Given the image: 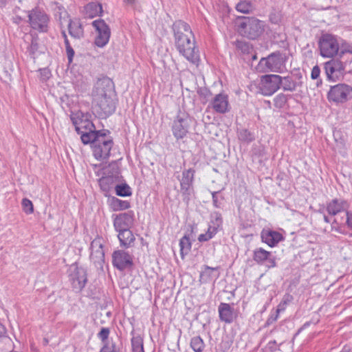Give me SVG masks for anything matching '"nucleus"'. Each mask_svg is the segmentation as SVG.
Here are the masks:
<instances>
[{
    "mask_svg": "<svg viewBox=\"0 0 352 352\" xmlns=\"http://www.w3.org/2000/svg\"><path fill=\"white\" fill-rule=\"evenodd\" d=\"M320 55L332 58L339 52V44L336 38L329 34H323L319 41Z\"/></svg>",
    "mask_w": 352,
    "mask_h": 352,
    "instance_id": "obj_7",
    "label": "nucleus"
},
{
    "mask_svg": "<svg viewBox=\"0 0 352 352\" xmlns=\"http://www.w3.org/2000/svg\"><path fill=\"white\" fill-rule=\"evenodd\" d=\"M320 69L318 66L316 65L313 67L311 73L312 79H318L320 76Z\"/></svg>",
    "mask_w": 352,
    "mask_h": 352,
    "instance_id": "obj_45",
    "label": "nucleus"
},
{
    "mask_svg": "<svg viewBox=\"0 0 352 352\" xmlns=\"http://www.w3.org/2000/svg\"><path fill=\"white\" fill-rule=\"evenodd\" d=\"M205 269L206 270H211V271H216L218 270V267H209L208 265H206L205 266Z\"/></svg>",
    "mask_w": 352,
    "mask_h": 352,
    "instance_id": "obj_57",
    "label": "nucleus"
},
{
    "mask_svg": "<svg viewBox=\"0 0 352 352\" xmlns=\"http://www.w3.org/2000/svg\"><path fill=\"white\" fill-rule=\"evenodd\" d=\"M133 352H144L143 348V340L141 337H133L131 339Z\"/></svg>",
    "mask_w": 352,
    "mask_h": 352,
    "instance_id": "obj_38",
    "label": "nucleus"
},
{
    "mask_svg": "<svg viewBox=\"0 0 352 352\" xmlns=\"http://www.w3.org/2000/svg\"><path fill=\"white\" fill-rule=\"evenodd\" d=\"M219 227L213 226L212 223L209 225L207 232L211 234L212 238L217 234Z\"/></svg>",
    "mask_w": 352,
    "mask_h": 352,
    "instance_id": "obj_49",
    "label": "nucleus"
},
{
    "mask_svg": "<svg viewBox=\"0 0 352 352\" xmlns=\"http://www.w3.org/2000/svg\"><path fill=\"white\" fill-rule=\"evenodd\" d=\"M212 109L219 113H225L229 111V102L228 96L219 94L215 96L212 102Z\"/></svg>",
    "mask_w": 352,
    "mask_h": 352,
    "instance_id": "obj_22",
    "label": "nucleus"
},
{
    "mask_svg": "<svg viewBox=\"0 0 352 352\" xmlns=\"http://www.w3.org/2000/svg\"><path fill=\"white\" fill-rule=\"evenodd\" d=\"M288 97L284 94H279L274 98V105L277 109L283 108L287 104Z\"/></svg>",
    "mask_w": 352,
    "mask_h": 352,
    "instance_id": "obj_36",
    "label": "nucleus"
},
{
    "mask_svg": "<svg viewBox=\"0 0 352 352\" xmlns=\"http://www.w3.org/2000/svg\"><path fill=\"white\" fill-rule=\"evenodd\" d=\"M6 0H0V8L3 7L6 5Z\"/></svg>",
    "mask_w": 352,
    "mask_h": 352,
    "instance_id": "obj_61",
    "label": "nucleus"
},
{
    "mask_svg": "<svg viewBox=\"0 0 352 352\" xmlns=\"http://www.w3.org/2000/svg\"><path fill=\"white\" fill-rule=\"evenodd\" d=\"M124 3H125L127 5L134 6L138 2V0H123Z\"/></svg>",
    "mask_w": 352,
    "mask_h": 352,
    "instance_id": "obj_54",
    "label": "nucleus"
},
{
    "mask_svg": "<svg viewBox=\"0 0 352 352\" xmlns=\"http://www.w3.org/2000/svg\"><path fill=\"white\" fill-rule=\"evenodd\" d=\"M69 271V281L72 287L78 291L82 290L87 280L86 270L82 267L74 265L71 266Z\"/></svg>",
    "mask_w": 352,
    "mask_h": 352,
    "instance_id": "obj_13",
    "label": "nucleus"
},
{
    "mask_svg": "<svg viewBox=\"0 0 352 352\" xmlns=\"http://www.w3.org/2000/svg\"><path fill=\"white\" fill-rule=\"evenodd\" d=\"M270 20L274 23H278V19H276L275 17L274 18L272 16H270Z\"/></svg>",
    "mask_w": 352,
    "mask_h": 352,
    "instance_id": "obj_59",
    "label": "nucleus"
},
{
    "mask_svg": "<svg viewBox=\"0 0 352 352\" xmlns=\"http://www.w3.org/2000/svg\"><path fill=\"white\" fill-rule=\"evenodd\" d=\"M219 319L227 323L230 324L237 318V313L234 307L228 303L221 302L218 307Z\"/></svg>",
    "mask_w": 352,
    "mask_h": 352,
    "instance_id": "obj_20",
    "label": "nucleus"
},
{
    "mask_svg": "<svg viewBox=\"0 0 352 352\" xmlns=\"http://www.w3.org/2000/svg\"><path fill=\"white\" fill-rule=\"evenodd\" d=\"M6 333H7L6 328L2 323L0 322V338L6 335Z\"/></svg>",
    "mask_w": 352,
    "mask_h": 352,
    "instance_id": "obj_53",
    "label": "nucleus"
},
{
    "mask_svg": "<svg viewBox=\"0 0 352 352\" xmlns=\"http://www.w3.org/2000/svg\"><path fill=\"white\" fill-rule=\"evenodd\" d=\"M253 259L258 264H264L268 268L276 266L275 257L270 252L260 248L254 251Z\"/></svg>",
    "mask_w": 352,
    "mask_h": 352,
    "instance_id": "obj_18",
    "label": "nucleus"
},
{
    "mask_svg": "<svg viewBox=\"0 0 352 352\" xmlns=\"http://www.w3.org/2000/svg\"><path fill=\"white\" fill-rule=\"evenodd\" d=\"M90 118L91 115L89 113H83L81 111L72 112L70 115L75 130L80 135V140L84 144H88L91 140H94L96 134L99 131L96 130Z\"/></svg>",
    "mask_w": 352,
    "mask_h": 352,
    "instance_id": "obj_3",
    "label": "nucleus"
},
{
    "mask_svg": "<svg viewBox=\"0 0 352 352\" xmlns=\"http://www.w3.org/2000/svg\"><path fill=\"white\" fill-rule=\"evenodd\" d=\"M280 313H278L276 310L275 314H272L267 320V324H271L277 320Z\"/></svg>",
    "mask_w": 352,
    "mask_h": 352,
    "instance_id": "obj_48",
    "label": "nucleus"
},
{
    "mask_svg": "<svg viewBox=\"0 0 352 352\" xmlns=\"http://www.w3.org/2000/svg\"><path fill=\"white\" fill-rule=\"evenodd\" d=\"M293 300V296L289 294L283 296L281 301L278 304L276 311L278 313L283 312L285 310L287 306Z\"/></svg>",
    "mask_w": 352,
    "mask_h": 352,
    "instance_id": "obj_37",
    "label": "nucleus"
},
{
    "mask_svg": "<svg viewBox=\"0 0 352 352\" xmlns=\"http://www.w3.org/2000/svg\"><path fill=\"white\" fill-rule=\"evenodd\" d=\"M282 76L276 74H268L263 76L260 89L264 96H272L281 86Z\"/></svg>",
    "mask_w": 352,
    "mask_h": 352,
    "instance_id": "obj_10",
    "label": "nucleus"
},
{
    "mask_svg": "<svg viewBox=\"0 0 352 352\" xmlns=\"http://www.w3.org/2000/svg\"><path fill=\"white\" fill-rule=\"evenodd\" d=\"M133 222V212L128 211L116 216L113 226L116 231L129 229Z\"/></svg>",
    "mask_w": 352,
    "mask_h": 352,
    "instance_id": "obj_19",
    "label": "nucleus"
},
{
    "mask_svg": "<svg viewBox=\"0 0 352 352\" xmlns=\"http://www.w3.org/2000/svg\"><path fill=\"white\" fill-rule=\"evenodd\" d=\"M100 352H122L120 348L115 342L111 341L106 344Z\"/></svg>",
    "mask_w": 352,
    "mask_h": 352,
    "instance_id": "obj_39",
    "label": "nucleus"
},
{
    "mask_svg": "<svg viewBox=\"0 0 352 352\" xmlns=\"http://www.w3.org/2000/svg\"><path fill=\"white\" fill-rule=\"evenodd\" d=\"M331 230H335L338 232L340 231V227L338 226V223L336 219H334L333 221L331 223Z\"/></svg>",
    "mask_w": 352,
    "mask_h": 352,
    "instance_id": "obj_52",
    "label": "nucleus"
},
{
    "mask_svg": "<svg viewBox=\"0 0 352 352\" xmlns=\"http://www.w3.org/2000/svg\"><path fill=\"white\" fill-rule=\"evenodd\" d=\"M115 183V179L113 176L102 177L99 180L100 188L104 192H108L112 188Z\"/></svg>",
    "mask_w": 352,
    "mask_h": 352,
    "instance_id": "obj_32",
    "label": "nucleus"
},
{
    "mask_svg": "<svg viewBox=\"0 0 352 352\" xmlns=\"http://www.w3.org/2000/svg\"><path fill=\"white\" fill-rule=\"evenodd\" d=\"M64 43H65V48H67L69 47H72L68 39H65L64 40Z\"/></svg>",
    "mask_w": 352,
    "mask_h": 352,
    "instance_id": "obj_58",
    "label": "nucleus"
},
{
    "mask_svg": "<svg viewBox=\"0 0 352 352\" xmlns=\"http://www.w3.org/2000/svg\"><path fill=\"white\" fill-rule=\"evenodd\" d=\"M190 119L185 112L179 111L173 120L172 132L177 140L183 139L188 133Z\"/></svg>",
    "mask_w": 352,
    "mask_h": 352,
    "instance_id": "obj_8",
    "label": "nucleus"
},
{
    "mask_svg": "<svg viewBox=\"0 0 352 352\" xmlns=\"http://www.w3.org/2000/svg\"><path fill=\"white\" fill-rule=\"evenodd\" d=\"M118 232H119L118 237L120 242V245L125 248H129L131 246L135 239L132 232L129 229L119 230Z\"/></svg>",
    "mask_w": 352,
    "mask_h": 352,
    "instance_id": "obj_26",
    "label": "nucleus"
},
{
    "mask_svg": "<svg viewBox=\"0 0 352 352\" xmlns=\"http://www.w3.org/2000/svg\"><path fill=\"white\" fill-rule=\"evenodd\" d=\"M235 8L239 12L249 14L254 10V6L251 1L242 0L236 5Z\"/></svg>",
    "mask_w": 352,
    "mask_h": 352,
    "instance_id": "obj_28",
    "label": "nucleus"
},
{
    "mask_svg": "<svg viewBox=\"0 0 352 352\" xmlns=\"http://www.w3.org/2000/svg\"><path fill=\"white\" fill-rule=\"evenodd\" d=\"M21 205H22L23 211L26 214H30L34 212L33 204L30 199H28L27 198L23 199L22 201H21Z\"/></svg>",
    "mask_w": 352,
    "mask_h": 352,
    "instance_id": "obj_40",
    "label": "nucleus"
},
{
    "mask_svg": "<svg viewBox=\"0 0 352 352\" xmlns=\"http://www.w3.org/2000/svg\"><path fill=\"white\" fill-rule=\"evenodd\" d=\"M242 21L238 24L239 33L249 39H256L264 32L263 21L254 17H242Z\"/></svg>",
    "mask_w": 352,
    "mask_h": 352,
    "instance_id": "obj_6",
    "label": "nucleus"
},
{
    "mask_svg": "<svg viewBox=\"0 0 352 352\" xmlns=\"http://www.w3.org/2000/svg\"><path fill=\"white\" fill-rule=\"evenodd\" d=\"M190 346L195 352H202L205 344L201 337L195 336L190 340Z\"/></svg>",
    "mask_w": 352,
    "mask_h": 352,
    "instance_id": "obj_33",
    "label": "nucleus"
},
{
    "mask_svg": "<svg viewBox=\"0 0 352 352\" xmlns=\"http://www.w3.org/2000/svg\"><path fill=\"white\" fill-rule=\"evenodd\" d=\"M14 350L13 342L6 335L0 338V352H12Z\"/></svg>",
    "mask_w": 352,
    "mask_h": 352,
    "instance_id": "obj_30",
    "label": "nucleus"
},
{
    "mask_svg": "<svg viewBox=\"0 0 352 352\" xmlns=\"http://www.w3.org/2000/svg\"><path fill=\"white\" fill-rule=\"evenodd\" d=\"M262 241L270 247H274L283 239L282 234L270 230H263L261 234Z\"/></svg>",
    "mask_w": 352,
    "mask_h": 352,
    "instance_id": "obj_23",
    "label": "nucleus"
},
{
    "mask_svg": "<svg viewBox=\"0 0 352 352\" xmlns=\"http://www.w3.org/2000/svg\"><path fill=\"white\" fill-rule=\"evenodd\" d=\"M113 82L107 77L100 78L92 91V111L100 118H106L116 109Z\"/></svg>",
    "mask_w": 352,
    "mask_h": 352,
    "instance_id": "obj_1",
    "label": "nucleus"
},
{
    "mask_svg": "<svg viewBox=\"0 0 352 352\" xmlns=\"http://www.w3.org/2000/svg\"><path fill=\"white\" fill-rule=\"evenodd\" d=\"M298 80L293 79L292 76H287L282 77L281 86L284 91H294L297 87H302V82L300 80L302 76L300 75L298 77Z\"/></svg>",
    "mask_w": 352,
    "mask_h": 352,
    "instance_id": "obj_25",
    "label": "nucleus"
},
{
    "mask_svg": "<svg viewBox=\"0 0 352 352\" xmlns=\"http://www.w3.org/2000/svg\"><path fill=\"white\" fill-rule=\"evenodd\" d=\"M252 59H253V60L256 59V55H254V56H252Z\"/></svg>",
    "mask_w": 352,
    "mask_h": 352,
    "instance_id": "obj_64",
    "label": "nucleus"
},
{
    "mask_svg": "<svg viewBox=\"0 0 352 352\" xmlns=\"http://www.w3.org/2000/svg\"><path fill=\"white\" fill-rule=\"evenodd\" d=\"M336 142H337V145H338V146H340V148H342V147H344V146L345 141H344V139H342V138H341L340 141H338V140H337V139H336Z\"/></svg>",
    "mask_w": 352,
    "mask_h": 352,
    "instance_id": "obj_56",
    "label": "nucleus"
},
{
    "mask_svg": "<svg viewBox=\"0 0 352 352\" xmlns=\"http://www.w3.org/2000/svg\"><path fill=\"white\" fill-rule=\"evenodd\" d=\"M115 190L116 195L120 197H127L131 195V188L126 184L116 185Z\"/></svg>",
    "mask_w": 352,
    "mask_h": 352,
    "instance_id": "obj_35",
    "label": "nucleus"
},
{
    "mask_svg": "<svg viewBox=\"0 0 352 352\" xmlns=\"http://www.w3.org/2000/svg\"><path fill=\"white\" fill-rule=\"evenodd\" d=\"M107 133H109L107 130H99L96 134V138L90 141L94 156L97 160H106L110 155L113 143L112 140L107 135Z\"/></svg>",
    "mask_w": 352,
    "mask_h": 352,
    "instance_id": "obj_5",
    "label": "nucleus"
},
{
    "mask_svg": "<svg viewBox=\"0 0 352 352\" xmlns=\"http://www.w3.org/2000/svg\"><path fill=\"white\" fill-rule=\"evenodd\" d=\"M212 197L213 206L215 208H220L222 204L221 201L223 199V197L219 196V192H212Z\"/></svg>",
    "mask_w": 352,
    "mask_h": 352,
    "instance_id": "obj_42",
    "label": "nucleus"
},
{
    "mask_svg": "<svg viewBox=\"0 0 352 352\" xmlns=\"http://www.w3.org/2000/svg\"><path fill=\"white\" fill-rule=\"evenodd\" d=\"M109 329L108 328H102L98 334V337L102 341L104 342L107 340L109 335Z\"/></svg>",
    "mask_w": 352,
    "mask_h": 352,
    "instance_id": "obj_43",
    "label": "nucleus"
},
{
    "mask_svg": "<svg viewBox=\"0 0 352 352\" xmlns=\"http://www.w3.org/2000/svg\"><path fill=\"white\" fill-rule=\"evenodd\" d=\"M318 212L323 214V219H324V222H326V223L331 222L329 218L326 214H324L323 210L322 208L319 209Z\"/></svg>",
    "mask_w": 352,
    "mask_h": 352,
    "instance_id": "obj_55",
    "label": "nucleus"
},
{
    "mask_svg": "<svg viewBox=\"0 0 352 352\" xmlns=\"http://www.w3.org/2000/svg\"><path fill=\"white\" fill-rule=\"evenodd\" d=\"M85 10L88 17L94 18L102 13V5L96 2H91L85 7Z\"/></svg>",
    "mask_w": 352,
    "mask_h": 352,
    "instance_id": "obj_27",
    "label": "nucleus"
},
{
    "mask_svg": "<svg viewBox=\"0 0 352 352\" xmlns=\"http://www.w3.org/2000/svg\"><path fill=\"white\" fill-rule=\"evenodd\" d=\"M324 68L329 80L336 82L344 77L345 65L338 58H332L326 62Z\"/></svg>",
    "mask_w": 352,
    "mask_h": 352,
    "instance_id": "obj_9",
    "label": "nucleus"
},
{
    "mask_svg": "<svg viewBox=\"0 0 352 352\" xmlns=\"http://www.w3.org/2000/svg\"><path fill=\"white\" fill-rule=\"evenodd\" d=\"M210 239H212V235H211V234H209L208 232H206L204 234H201L198 236V240H199V242L208 241Z\"/></svg>",
    "mask_w": 352,
    "mask_h": 352,
    "instance_id": "obj_46",
    "label": "nucleus"
},
{
    "mask_svg": "<svg viewBox=\"0 0 352 352\" xmlns=\"http://www.w3.org/2000/svg\"><path fill=\"white\" fill-rule=\"evenodd\" d=\"M175 45L179 54L194 65H198L200 58L194 34L190 25L179 20L173 25Z\"/></svg>",
    "mask_w": 352,
    "mask_h": 352,
    "instance_id": "obj_2",
    "label": "nucleus"
},
{
    "mask_svg": "<svg viewBox=\"0 0 352 352\" xmlns=\"http://www.w3.org/2000/svg\"><path fill=\"white\" fill-rule=\"evenodd\" d=\"M38 50V43L36 41L32 40L30 45L28 47V52L30 55L33 56Z\"/></svg>",
    "mask_w": 352,
    "mask_h": 352,
    "instance_id": "obj_44",
    "label": "nucleus"
},
{
    "mask_svg": "<svg viewBox=\"0 0 352 352\" xmlns=\"http://www.w3.org/2000/svg\"><path fill=\"white\" fill-rule=\"evenodd\" d=\"M61 34H62V35H63V37L64 38V40H65V39H68V38H67V36L66 32H65V30H63V31H62V32H61Z\"/></svg>",
    "mask_w": 352,
    "mask_h": 352,
    "instance_id": "obj_62",
    "label": "nucleus"
},
{
    "mask_svg": "<svg viewBox=\"0 0 352 352\" xmlns=\"http://www.w3.org/2000/svg\"><path fill=\"white\" fill-rule=\"evenodd\" d=\"M237 47L241 49V50L245 53L248 52L249 50V45L244 42H238L237 43Z\"/></svg>",
    "mask_w": 352,
    "mask_h": 352,
    "instance_id": "obj_50",
    "label": "nucleus"
},
{
    "mask_svg": "<svg viewBox=\"0 0 352 352\" xmlns=\"http://www.w3.org/2000/svg\"><path fill=\"white\" fill-rule=\"evenodd\" d=\"M92 25L98 32L95 43L97 46L102 47L109 41L111 35L110 29L103 20H96L93 21Z\"/></svg>",
    "mask_w": 352,
    "mask_h": 352,
    "instance_id": "obj_15",
    "label": "nucleus"
},
{
    "mask_svg": "<svg viewBox=\"0 0 352 352\" xmlns=\"http://www.w3.org/2000/svg\"><path fill=\"white\" fill-rule=\"evenodd\" d=\"M43 72L44 73V75L47 76L50 74L49 71L47 69H43Z\"/></svg>",
    "mask_w": 352,
    "mask_h": 352,
    "instance_id": "obj_63",
    "label": "nucleus"
},
{
    "mask_svg": "<svg viewBox=\"0 0 352 352\" xmlns=\"http://www.w3.org/2000/svg\"><path fill=\"white\" fill-rule=\"evenodd\" d=\"M352 91V88L346 84H338L332 86L328 92L327 98L329 101L336 103H343L348 100V96Z\"/></svg>",
    "mask_w": 352,
    "mask_h": 352,
    "instance_id": "obj_12",
    "label": "nucleus"
},
{
    "mask_svg": "<svg viewBox=\"0 0 352 352\" xmlns=\"http://www.w3.org/2000/svg\"><path fill=\"white\" fill-rule=\"evenodd\" d=\"M66 52H67L68 62H69V63H71L72 62L73 57L75 54L74 50H73V48L72 47H69L66 48Z\"/></svg>",
    "mask_w": 352,
    "mask_h": 352,
    "instance_id": "obj_47",
    "label": "nucleus"
},
{
    "mask_svg": "<svg viewBox=\"0 0 352 352\" xmlns=\"http://www.w3.org/2000/svg\"><path fill=\"white\" fill-rule=\"evenodd\" d=\"M238 137L241 141L247 143L251 142L255 139L254 134L245 129H242L239 131Z\"/></svg>",
    "mask_w": 352,
    "mask_h": 352,
    "instance_id": "obj_34",
    "label": "nucleus"
},
{
    "mask_svg": "<svg viewBox=\"0 0 352 352\" xmlns=\"http://www.w3.org/2000/svg\"><path fill=\"white\" fill-rule=\"evenodd\" d=\"M347 52L352 53V51H351V50H341V51H340V56H342V54H344L345 52Z\"/></svg>",
    "mask_w": 352,
    "mask_h": 352,
    "instance_id": "obj_60",
    "label": "nucleus"
},
{
    "mask_svg": "<svg viewBox=\"0 0 352 352\" xmlns=\"http://www.w3.org/2000/svg\"><path fill=\"white\" fill-rule=\"evenodd\" d=\"M349 205L341 199H333L327 204L326 210L329 214L335 216L342 212H347Z\"/></svg>",
    "mask_w": 352,
    "mask_h": 352,
    "instance_id": "obj_21",
    "label": "nucleus"
},
{
    "mask_svg": "<svg viewBox=\"0 0 352 352\" xmlns=\"http://www.w3.org/2000/svg\"><path fill=\"white\" fill-rule=\"evenodd\" d=\"M112 263L115 267L122 271L133 265V256L123 250H116L112 254Z\"/></svg>",
    "mask_w": 352,
    "mask_h": 352,
    "instance_id": "obj_16",
    "label": "nucleus"
},
{
    "mask_svg": "<svg viewBox=\"0 0 352 352\" xmlns=\"http://www.w3.org/2000/svg\"><path fill=\"white\" fill-rule=\"evenodd\" d=\"M90 259L96 267H102L104 262V252L100 239H96L91 243Z\"/></svg>",
    "mask_w": 352,
    "mask_h": 352,
    "instance_id": "obj_17",
    "label": "nucleus"
},
{
    "mask_svg": "<svg viewBox=\"0 0 352 352\" xmlns=\"http://www.w3.org/2000/svg\"><path fill=\"white\" fill-rule=\"evenodd\" d=\"M29 23L32 28L39 32H47L49 22L48 16L40 10H32L28 14Z\"/></svg>",
    "mask_w": 352,
    "mask_h": 352,
    "instance_id": "obj_11",
    "label": "nucleus"
},
{
    "mask_svg": "<svg viewBox=\"0 0 352 352\" xmlns=\"http://www.w3.org/2000/svg\"><path fill=\"white\" fill-rule=\"evenodd\" d=\"M346 224H347V226L351 230H352V212H349L347 211L346 212Z\"/></svg>",
    "mask_w": 352,
    "mask_h": 352,
    "instance_id": "obj_51",
    "label": "nucleus"
},
{
    "mask_svg": "<svg viewBox=\"0 0 352 352\" xmlns=\"http://www.w3.org/2000/svg\"><path fill=\"white\" fill-rule=\"evenodd\" d=\"M111 206L114 211L123 210L130 208V203L128 201L113 197L111 201Z\"/></svg>",
    "mask_w": 352,
    "mask_h": 352,
    "instance_id": "obj_31",
    "label": "nucleus"
},
{
    "mask_svg": "<svg viewBox=\"0 0 352 352\" xmlns=\"http://www.w3.org/2000/svg\"><path fill=\"white\" fill-rule=\"evenodd\" d=\"M68 31L69 35L76 39H80L84 36L83 27L78 19H69Z\"/></svg>",
    "mask_w": 352,
    "mask_h": 352,
    "instance_id": "obj_24",
    "label": "nucleus"
},
{
    "mask_svg": "<svg viewBox=\"0 0 352 352\" xmlns=\"http://www.w3.org/2000/svg\"><path fill=\"white\" fill-rule=\"evenodd\" d=\"M210 217V223L219 228L221 226L223 221L221 213L219 212H214L211 214Z\"/></svg>",
    "mask_w": 352,
    "mask_h": 352,
    "instance_id": "obj_41",
    "label": "nucleus"
},
{
    "mask_svg": "<svg viewBox=\"0 0 352 352\" xmlns=\"http://www.w3.org/2000/svg\"><path fill=\"white\" fill-rule=\"evenodd\" d=\"M191 241L188 235L185 234L179 241L180 254L182 258L190 251Z\"/></svg>",
    "mask_w": 352,
    "mask_h": 352,
    "instance_id": "obj_29",
    "label": "nucleus"
},
{
    "mask_svg": "<svg viewBox=\"0 0 352 352\" xmlns=\"http://www.w3.org/2000/svg\"><path fill=\"white\" fill-rule=\"evenodd\" d=\"M195 170L192 168L184 170L182 174V178L178 179L180 182V190L185 199H188L189 196L193 192V181Z\"/></svg>",
    "mask_w": 352,
    "mask_h": 352,
    "instance_id": "obj_14",
    "label": "nucleus"
},
{
    "mask_svg": "<svg viewBox=\"0 0 352 352\" xmlns=\"http://www.w3.org/2000/svg\"><path fill=\"white\" fill-rule=\"evenodd\" d=\"M287 60L285 53L276 51L262 58L256 66V70L261 73H282L286 69Z\"/></svg>",
    "mask_w": 352,
    "mask_h": 352,
    "instance_id": "obj_4",
    "label": "nucleus"
}]
</instances>
